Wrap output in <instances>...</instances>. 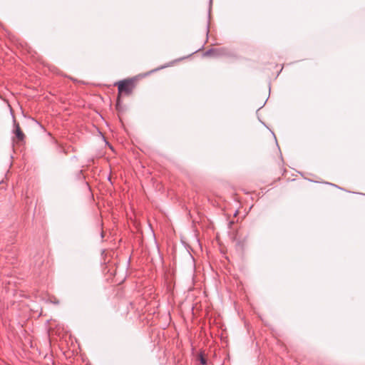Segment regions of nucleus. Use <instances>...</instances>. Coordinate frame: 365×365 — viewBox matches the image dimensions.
<instances>
[{
    "mask_svg": "<svg viewBox=\"0 0 365 365\" xmlns=\"http://www.w3.org/2000/svg\"><path fill=\"white\" fill-rule=\"evenodd\" d=\"M198 357H199V359H200V364H201L202 365H205V364H206V363H207V361H206L205 358L204 357V356H203L202 353H200V354H199V356H198Z\"/></svg>",
    "mask_w": 365,
    "mask_h": 365,
    "instance_id": "obj_4",
    "label": "nucleus"
},
{
    "mask_svg": "<svg viewBox=\"0 0 365 365\" xmlns=\"http://www.w3.org/2000/svg\"><path fill=\"white\" fill-rule=\"evenodd\" d=\"M14 133H15L16 137L17 138V139L19 140H20V141L24 140V139L25 138V135H24V133L22 132V130H21L19 124L16 123L15 120H14Z\"/></svg>",
    "mask_w": 365,
    "mask_h": 365,
    "instance_id": "obj_2",
    "label": "nucleus"
},
{
    "mask_svg": "<svg viewBox=\"0 0 365 365\" xmlns=\"http://www.w3.org/2000/svg\"><path fill=\"white\" fill-rule=\"evenodd\" d=\"M119 94L125 93L129 95L133 89V83L132 80H123L118 83Z\"/></svg>",
    "mask_w": 365,
    "mask_h": 365,
    "instance_id": "obj_1",
    "label": "nucleus"
},
{
    "mask_svg": "<svg viewBox=\"0 0 365 365\" xmlns=\"http://www.w3.org/2000/svg\"><path fill=\"white\" fill-rule=\"evenodd\" d=\"M205 56H213L214 55V48H211L207 50L205 53Z\"/></svg>",
    "mask_w": 365,
    "mask_h": 365,
    "instance_id": "obj_5",
    "label": "nucleus"
},
{
    "mask_svg": "<svg viewBox=\"0 0 365 365\" xmlns=\"http://www.w3.org/2000/svg\"><path fill=\"white\" fill-rule=\"evenodd\" d=\"M227 54V50L224 48H215L213 56L219 57Z\"/></svg>",
    "mask_w": 365,
    "mask_h": 365,
    "instance_id": "obj_3",
    "label": "nucleus"
}]
</instances>
